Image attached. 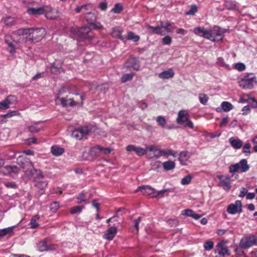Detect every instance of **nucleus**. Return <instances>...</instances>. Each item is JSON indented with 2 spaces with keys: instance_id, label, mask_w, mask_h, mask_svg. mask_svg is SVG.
Wrapping results in <instances>:
<instances>
[{
  "instance_id": "nucleus-1",
  "label": "nucleus",
  "mask_w": 257,
  "mask_h": 257,
  "mask_svg": "<svg viewBox=\"0 0 257 257\" xmlns=\"http://www.w3.org/2000/svg\"><path fill=\"white\" fill-rule=\"evenodd\" d=\"M193 32L197 36L202 37L213 42H216L222 40L226 30L217 26H214L209 29H206L203 27L199 26L195 28Z\"/></svg>"
},
{
  "instance_id": "nucleus-2",
  "label": "nucleus",
  "mask_w": 257,
  "mask_h": 257,
  "mask_svg": "<svg viewBox=\"0 0 257 257\" xmlns=\"http://www.w3.org/2000/svg\"><path fill=\"white\" fill-rule=\"evenodd\" d=\"M30 33L26 38V42L37 43L40 41L45 36L46 31L43 28H29Z\"/></svg>"
},
{
  "instance_id": "nucleus-3",
  "label": "nucleus",
  "mask_w": 257,
  "mask_h": 257,
  "mask_svg": "<svg viewBox=\"0 0 257 257\" xmlns=\"http://www.w3.org/2000/svg\"><path fill=\"white\" fill-rule=\"evenodd\" d=\"M76 36L82 40L91 41L94 37V35L91 32V28L89 27H82L77 28L75 30L72 31Z\"/></svg>"
},
{
  "instance_id": "nucleus-4",
  "label": "nucleus",
  "mask_w": 257,
  "mask_h": 257,
  "mask_svg": "<svg viewBox=\"0 0 257 257\" xmlns=\"http://www.w3.org/2000/svg\"><path fill=\"white\" fill-rule=\"evenodd\" d=\"M176 121L179 124H183L185 126L190 128H194L193 122L189 120V114L185 110H181L178 112Z\"/></svg>"
},
{
  "instance_id": "nucleus-5",
  "label": "nucleus",
  "mask_w": 257,
  "mask_h": 257,
  "mask_svg": "<svg viewBox=\"0 0 257 257\" xmlns=\"http://www.w3.org/2000/svg\"><path fill=\"white\" fill-rule=\"evenodd\" d=\"M257 244V236L249 235L243 236L239 243V246L241 249H247Z\"/></svg>"
},
{
  "instance_id": "nucleus-6",
  "label": "nucleus",
  "mask_w": 257,
  "mask_h": 257,
  "mask_svg": "<svg viewBox=\"0 0 257 257\" xmlns=\"http://www.w3.org/2000/svg\"><path fill=\"white\" fill-rule=\"evenodd\" d=\"M17 162L28 176L30 171L34 168L33 163L28 158L20 156L18 158Z\"/></svg>"
},
{
  "instance_id": "nucleus-7",
  "label": "nucleus",
  "mask_w": 257,
  "mask_h": 257,
  "mask_svg": "<svg viewBox=\"0 0 257 257\" xmlns=\"http://www.w3.org/2000/svg\"><path fill=\"white\" fill-rule=\"evenodd\" d=\"M256 83L257 81L255 76L249 78L248 76H244L238 81L239 86L243 89H251Z\"/></svg>"
},
{
  "instance_id": "nucleus-8",
  "label": "nucleus",
  "mask_w": 257,
  "mask_h": 257,
  "mask_svg": "<svg viewBox=\"0 0 257 257\" xmlns=\"http://www.w3.org/2000/svg\"><path fill=\"white\" fill-rule=\"evenodd\" d=\"M227 212L233 215L237 213H240L242 212V203L241 201L236 200L234 203L230 204L227 207Z\"/></svg>"
},
{
  "instance_id": "nucleus-9",
  "label": "nucleus",
  "mask_w": 257,
  "mask_h": 257,
  "mask_svg": "<svg viewBox=\"0 0 257 257\" xmlns=\"http://www.w3.org/2000/svg\"><path fill=\"white\" fill-rule=\"evenodd\" d=\"M124 67L126 69L131 68L138 71L140 67V62L139 59L136 57H131L124 63Z\"/></svg>"
},
{
  "instance_id": "nucleus-10",
  "label": "nucleus",
  "mask_w": 257,
  "mask_h": 257,
  "mask_svg": "<svg viewBox=\"0 0 257 257\" xmlns=\"http://www.w3.org/2000/svg\"><path fill=\"white\" fill-rule=\"evenodd\" d=\"M112 149L111 148H104L100 145H95L91 148L90 152L91 155L98 156V152L103 153L105 155L109 154L112 151Z\"/></svg>"
},
{
  "instance_id": "nucleus-11",
  "label": "nucleus",
  "mask_w": 257,
  "mask_h": 257,
  "mask_svg": "<svg viewBox=\"0 0 257 257\" xmlns=\"http://www.w3.org/2000/svg\"><path fill=\"white\" fill-rule=\"evenodd\" d=\"M216 252H217L219 255L223 256L225 255H230V251L228 250L227 246L224 244L223 241L217 243L216 246Z\"/></svg>"
},
{
  "instance_id": "nucleus-12",
  "label": "nucleus",
  "mask_w": 257,
  "mask_h": 257,
  "mask_svg": "<svg viewBox=\"0 0 257 257\" xmlns=\"http://www.w3.org/2000/svg\"><path fill=\"white\" fill-rule=\"evenodd\" d=\"M44 14L46 17L50 20L55 19L58 17V11L48 6H45Z\"/></svg>"
},
{
  "instance_id": "nucleus-13",
  "label": "nucleus",
  "mask_w": 257,
  "mask_h": 257,
  "mask_svg": "<svg viewBox=\"0 0 257 257\" xmlns=\"http://www.w3.org/2000/svg\"><path fill=\"white\" fill-rule=\"evenodd\" d=\"M155 189L148 185H143L139 187L136 192H141L144 195H151L155 193Z\"/></svg>"
},
{
  "instance_id": "nucleus-14",
  "label": "nucleus",
  "mask_w": 257,
  "mask_h": 257,
  "mask_svg": "<svg viewBox=\"0 0 257 257\" xmlns=\"http://www.w3.org/2000/svg\"><path fill=\"white\" fill-rule=\"evenodd\" d=\"M4 168L7 171V174L12 178L18 175L20 172L19 168L15 165H7L4 167Z\"/></svg>"
},
{
  "instance_id": "nucleus-15",
  "label": "nucleus",
  "mask_w": 257,
  "mask_h": 257,
  "mask_svg": "<svg viewBox=\"0 0 257 257\" xmlns=\"http://www.w3.org/2000/svg\"><path fill=\"white\" fill-rule=\"evenodd\" d=\"M145 27L147 28L148 32L150 35L158 34L162 35L163 33L162 24L157 27H153L149 24H146Z\"/></svg>"
},
{
  "instance_id": "nucleus-16",
  "label": "nucleus",
  "mask_w": 257,
  "mask_h": 257,
  "mask_svg": "<svg viewBox=\"0 0 257 257\" xmlns=\"http://www.w3.org/2000/svg\"><path fill=\"white\" fill-rule=\"evenodd\" d=\"M224 6L227 10L230 11H237L239 9L238 4L231 0H226L224 2Z\"/></svg>"
},
{
  "instance_id": "nucleus-17",
  "label": "nucleus",
  "mask_w": 257,
  "mask_h": 257,
  "mask_svg": "<svg viewBox=\"0 0 257 257\" xmlns=\"http://www.w3.org/2000/svg\"><path fill=\"white\" fill-rule=\"evenodd\" d=\"M117 228L115 226L110 227L105 232L104 237L108 240H112L116 234Z\"/></svg>"
},
{
  "instance_id": "nucleus-18",
  "label": "nucleus",
  "mask_w": 257,
  "mask_h": 257,
  "mask_svg": "<svg viewBox=\"0 0 257 257\" xmlns=\"http://www.w3.org/2000/svg\"><path fill=\"white\" fill-rule=\"evenodd\" d=\"M174 76V72L172 68H169L167 70L164 71L159 74V77L164 79L172 78Z\"/></svg>"
},
{
  "instance_id": "nucleus-19",
  "label": "nucleus",
  "mask_w": 257,
  "mask_h": 257,
  "mask_svg": "<svg viewBox=\"0 0 257 257\" xmlns=\"http://www.w3.org/2000/svg\"><path fill=\"white\" fill-rule=\"evenodd\" d=\"M122 30L119 27H115L113 28L112 35L113 37L116 38L125 42V38L122 36Z\"/></svg>"
},
{
  "instance_id": "nucleus-20",
  "label": "nucleus",
  "mask_w": 257,
  "mask_h": 257,
  "mask_svg": "<svg viewBox=\"0 0 257 257\" xmlns=\"http://www.w3.org/2000/svg\"><path fill=\"white\" fill-rule=\"evenodd\" d=\"M45 7L38 8H29L27 10L29 14L32 15H42L45 13Z\"/></svg>"
},
{
  "instance_id": "nucleus-21",
  "label": "nucleus",
  "mask_w": 257,
  "mask_h": 257,
  "mask_svg": "<svg viewBox=\"0 0 257 257\" xmlns=\"http://www.w3.org/2000/svg\"><path fill=\"white\" fill-rule=\"evenodd\" d=\"M229 142L231 146L235 149H239L242 146L243 143L239 139H235L231 137L229 139Z\"/></svg>"
},
{
  "instance_id": "nucleus-22",
  "label": "nucleus",
  "mask_w": 257,
  "mask_h": 257,
  "mask_svg": "<svg viewBox=\"0 0 257 257\" xmlns=\"http://www.w3.org/2000/svg\"><path fill=\"white\" fill-rule=\"evenodd\" d=\"M5 42L8 45L9 48V52L12 54L15 52L16 48L12 41V38L10 36H6L5 38Z\"/></svg>"
},
{
  "instance_id": "nucleus-23",
  "label": "nucleus",
  "mask_w": 257,
  "mask_h": 257,
  "mask_svg": "<svg viewBox=\"0 0 257 257\" xmlns=\"http://www.w3.org/2000/svg\"><path fill=\"white\" fill-rule=\"evenodd\" d=\"M239 168L240 172L241 173L247 172L249 169V166L247 164V161L246 159H241L238 163Z\"/></svg>"
},
{
  "instance_id": "nucleus-24",
  "label": "nucleus",
  "mask_w": 257,
  "mask_h": 257,
  "mask_svg": "<svg viewBox=\"0 0 257 257\" xmlns=\"http://www.w3.org/2000/svg\"><path fill=\"white\" fill-rule=\"evenodd\" d=\"M61 103L62 105L64 107L67 106L68 105L73 106L77 105L78 103L77 102L75 101L73 99H66L64 97L60 98V99Z\"/></svg>"
},
{
  "instance_id": "nucleus-25",
  "label": "nucleus",
  "mask_w": 257,
  "mask_h": 257,
  "mask_svg": "<svg viewBox=\"0 0 257 257\" xmlns=\"http://www.w3.org/2000/svg\"><path fill=\"white\" fill-rule=\"evenodd\" d=\"M29 177H35L37 179H41L44 178V175L42 174V172L40 170H37L34 168L29 173Z\"/></svg>"
},
{
  "instance_id": "nucleus-26",
  "label": "nucleus",
  "mask_w": 257,
  "mask_h": 257,
  "mask_svg": "<svg viewBox=\"0 0 257 257\" xmlns=\"http://www.w3.org/2000/svg\"><path fill=\"white\" fill-rule=\"evenodd\" d=\"M84 18L86 21L90 26L93 22H95L96 16L94 13L89 12L85 14Z\"/></svg>"
},
{
  "instance_id": "nucleus-27",
  "label": "nucleus",
  "mask_w": 257,
  "mask_h": 257,
  "mask_svg": "<svg viewBox=\"0 0 257 257\" xmlns=\"http://www.w3.org/2000/svg\"><path fill=\"white\" fill-rule=\"evenodd\" d=\"M218 178L220 180L219 186L222 187L224 190H229L231 188L230 182L223 180L222 176H218Z\"/></svg>"
},
{
  "instance_id": "nucleus-28",
  "label": "nucleus",
  "mask_w": 257,
  "mask_h": 257,
  "mask_svg": "<svg viewBox=\"0 0 257 257\" xmlns=\"http://www.w3.org/2000/svg\"><path fill=\"white\" fill-rule=\"evenodd\" d=\"M140 37L139 35H136L133 32L130 31L125 38V42L126 40H132L134 42H137L140 40Z\"/></svg>"
},
{
  "instance_id": "nucleus-29",
  "label": "nucleus",
  "mask_w": 257,
  "mask_h": 257,
  "mask_svg": "<svg viewBox=\"0 0 257 257\" xmlns=\"http://www.w3.org/2000/svg\"><path fill=\"white\" fill-rule=\"evenodd\" d=\"M52 154L55 156L61 155L64 152V149L57 146H52L51 148Z\"/></svg>"
},
{
  "instance_id": "nucleus-30",
  "label": "nucleus",
  "mask_w": 257,
  "mask_h": 257,
  "mask_svg": "<svg viewBox=\"0 0 257 257\" xmlns=\"http://www.w3.org/2000/svg\"><path fill=\"white\" fill-rule=\"evenodd\" d=\"M30 30H29V28H21L20 29H18L16 31H15L13 32V34L14 35L20 36H23V35H29V33H30Z\"/></svg>"
},
{
  "instance_id": "nucleus-31",
  "label": "nucleus",
  "mask_w": 257,
  "mask_h": 257,
  "mask_svg": "<svg viewBox=\"0 0 257 257\" xmlns=\"http://www.w3.org/2000/svg\"><path fill=\"white\" fill-rule=\"evenodd\" d=\"M47 181H39L37 182L35 186L40 189L39 193L40 194H43L44 193V188H45L48 185Z\"/></svg>"
},
{
  "instance_id": "nucleus-32",
  "label": "nucleus",
  "mask_w": 257,
  "mask_h": 257,
  "mask_svg": "<svg viewBox=\"0 0 257 257\" xmlns=\"http://www.w3.org/2000/svg\"><path fill=\"white\" fill-rule=\"evenodd\" d=\"M188 152L183 151L179 154L178 159L182 165H185L186 161L188 159Z\"/></svg>"
},
{
  "instance_id": "nucleus-33",
  "label": "nucleus",
  "mask_w": 257,
  "mask_h": 257,
  "mask_svg": "<svg viewBox=\"0 0 257 257\" xmlns=\"http://www.w3.org/2000/svg\"><path fill=\"white\" fill-rule=\"evenodd\" d=\"M163 167L165 170L169 171L175 168V164L173 161H168L163 163Z\"/></svg>"
},
{
  "instance_id": "nucleus-34",
  "label": "nucleus",
  "mask_w": 257,
  "mask_h": 257,
  "mask_svg": "<svg viewBox=\"0 0 257 257\" xmlns=\"http://www.w3.org/2000/svg\"><path fill=\"white\" fill-rule=\"evenodd\" d=\"M14 227H9L4 229H0V238L3 237L7 234H11L13 233Z\"/></svg>"
},
{
  "instance_id": "nucleus-35",
  "label": "nucleus",
  "mask_w": 257,
  "mask_h": 257,
  "mask_svg": "<svg viewBox=\"0 0 257 257\" xmlns=\"http://www.w3.org/2000/svg\"><path fill=\"white\" fill-rule=\"evenodd\" d=\"M37 247L39 250L42 252L47 251L49 249V248L47 244V242L45 241H40L37 244Z\"/></svg>"
},
{
  "instance_id": "nucleus-36",
  "label": "nucleus",
  "mask_w": 257,
  "mask_h": 257,
  "mask_svg": "<svg viewBox=\"0 0 257 257\" xmlns=\"http://www.w3.org/2000/svg\"><path fill=\"white\" fill-rule=\"evenodd\" d=\"M135 75V73L132 72L130 73L125 74L121 77V81L122 83H125L128 81L132 80L133 77Z\"/></svg>"
},
{
  "instance_id": "nucleus-37",
  "label": "nucleus",
  "mask_w": 257,
  "mask_h": 257,
  "mask_svg": "<svg viewBox=\"0 0 257 257\" xmlns=\"http://www.w3.org/2000/svg\"><path fill=\"white\" fill-rule=\"evenodd\" d=\"M40 218L39 215L37 214L33 216L30 222V227L32 228H36L39 226V224L37 223V220Z\"/></svg>"
},
{
  "instance_id": "nucleus-38",
  "label": "nucleus",
  "mask_w": 257,
  "mask_h": 257,
  "mask_svg": "<svg viewBox=\"0 0 257 257\" xmlns=\"http://www.w3.org/2000/svg\"><path fill=\"white\" fill-rule=\"evenodd\" d=\"M222 109L225 112L229 111L233 108L232 104L228 101H223L221 103Z\"/></svg>"
},
{
  "instance_id": "nucleus-39",
  "label": "nucleus",
  "mask_w": 257,
  "mask_h": 257,
  "mask_svg": "<svg viewBox=\"0 0 257 257\" xmlns=\"http://www.w3.org/2000/svg\"><path fill=\"white\" fill-rule=\"evenodd\" d=\"M5 24L7 26L14 25L16 23L15 19L11 17H8L5 19H3Z\"/></svg>"
},
{
  "instance_id": "nucleus-40",
  "label": "nucleus",
  "mask_w": 257,
  "mask_h": 257,
  "mask_svg": "<svg viewBox=\"0 0 257 257\" xmlns=\"http://www.w3.org/2000/svg\"><path fill=\"white\" fill-rule=\"evenodd\" d=\"M78 129L83 137L87 136L91 131V129L88 126H82Z\"/></svg>"
},
{
  "instance_id": "nucleus-41",
  "label": "nucleus",
  "mask_w": 257,
  "mask_h": 257,
  "mask_svg": "<svg viewBox=\"0 0 257 257\" xmlns=\"http://www.w3.org/2000/svg\"><path fill=\"white\" fill-rule=\"evenodd\" d=\"M162 27L164 28L167 33H172L174 30V28H172L171 23L167 22L165 25L164 23L161 22Z\"/></svg>"
},
{
  "instance_id": "nucleus-42",
  "label": "nucleus",
  "mask_w": 257,
  "mask_h": 257,
  "mask_svg": "<svg viewBox=\"0 0 257 257\" xmlns=\"http://www.w3.org/2000/svg\"><path fill=\"white\" fill-rule=\"evenodd\" d=\"M28 131L31 133H37L39 132L41 128L38 126L37 124L29 125L27 127Z\"/></svg>"
},
{
  "instance_id": "nucleus-43",
  "label": "nucleus",
  "mask_w": 257,
  "mask_h": 257,
  "mask_svg": "<svg viewBox=\"0 0 257 257\" xmlns=\"http://www.w3.org/2000/svg\"><path fill=\"white\" fill-rule=\"evenodd\" d=\"M123 10V7L120 3L116 4L113 8L111 10V12L115 14H119Z\"/></svg>"
},
{
  "instance_id": "nucleus-44",
  "label": "nucleus",
  "mask_w": 257,
  "mask_h": 257,
  "mask_svg": "<svg viewBox=\"0 0 257 257\" xmlns=\"http://www.w3.org/2000/svg\"><path fill=\"white\" fill-rule=\"evenodd\" d=\"M159 151V155L158 156H166L168 157L169 156L173 155V151L171 150H158Z\"/></svg>"
},
{
  "instance_id": "nucleus-45",
  "label": "nucleus",
  "mask_w": 257,
  "mask_h": 257,
  "mask_svg": "<svg viewBox=\"0 0 257 257\" xmlns=\"http://www.w3.org/2000/svg\"><path fill=\"white\" fill-rule=\"evenodd\" d=\"M10 101L8 98L5 99L4 100L0 102V109H6L9 107Z\"/></svg>"
},
{
  "instance_id": "nucleus-46",
  "label": "nucleus",
  "mask_w": 257,
  "mask_h": 257,
  "mask_svg": "<svg viewBox=\"0 0 257 257\" xmlns=\"http://www.w3.org/2000/svg\"><path fill=\"white\" fill-rule=\"evenodd\" d=\"M156 121L158 125L164 127L166 123V120L165 117L163 116H158L156 118Z\"/></svg>"
},
{
  "instance_id": "nucleus-47",
  "label": "nucleus",
  "mask_w": 257,
  "mask_h": 257,
  "mask_svg": "<svg viewBox=\"0 0 257 257\" xmlns=\"http://www.w3.org/2000/svg\"><path fill=\"white\" fill-rule=\"evenodd\" d=\"M72 136L79 140H81L83 138L78 128L76 129L72 132Z\"/></svg>"
},
{
  "instance_id": "nucleus-48",
  "label": "nucleus",
  "mask_w": 257,
  "mask_h": 257,
  "mask_svg": "<svg viewBox=\"0 0 257 257\" xmlns=\"http://www.w3.org/2000/svg\"><path fill=\"white\" fill-rule=\"evenodd\" d=\"M199 99L201 103L205 104L208 101V97L205 94L200 93L199 95Z\"/></svg>"
},
{
  "instance_id": "nucleus-49",
  "label": "nucleus",
  "mask_w": 257,
  "mask_h": 257,
  "mask_svg": "<svg viewBox=\"0 0 257 257\" xmlns=\"http://www.w3.org/2000/svg\"><path fill=\"white\" fill-rule=\"evenodd\" d=\"M198 11L197 7L196 5H192L190 10L186 12L187 15H194Z\"/></svg>"
},
{
  "instance_id": "nucleus-50",
  "label": "nucleus",
  "mask_w": 257,
  "mask_h": 257,
  "mask_svg": "<svg viewBox=\"0 0 257 257\" xmlns=\"http://www.w3.org/2000/svg\"><path fill=\"white\" fill-rule=\"evenodd\" d=\"M250 148V144L249 143H246L244 145L242 149V153L246 154V156L250 155L251 152L249 150Z\"/></svg>"
},
{
  "instance_id": "nucleus-51",
  "label": "nucleus",
  "mask_w": 257,
  "mask_h": 257,
  "mask_svg": "<svg viewBox=\"0 0 257 257\" xmlns=\"http://www.w3.org/2000/svg\"><path fill=\"white\" fill-rule=\"evenodd\" d=\"M239 170V164L237 163L231 165L229 167V172L231 173H235Z\"/></svg>"
},
{
  "instance_id": "nucleus-52",
  "label": "nucleus",
  "mask_w": 257,
  "mask_h": 257,
  "mask_svg": "<svg viewBox=\"0 0 257 257\" xmlns=\"http://www.w3.org/2000/svg\"><path fill=\"white\" fill-rule=\"evenodd\" d=\"M83 207V206H74L71 209L70 212L72 214L79 213L82 211Z\"/></svg>"
},
{
  "instance_id": "nucleus-53",
  "label": "nucleus",
  "mask_w": 257,
  "mask_h": 257,
  "mask_svg": "<svg viewBox=\"0 0 257 257\" xmlns=\"http://www.w3.org/2000/svg\"><path fill=\"white\" fill-rule=\"evenodd\" d=\"M5 186L8 188H17L18 185L14 182L6 181L4 182Z\"/></svg>"
},
{
  "instance_id": "nucleus-54",
  "label": "nucleus",
  "mask_w": 257,
  "mask_h": 257,
  "mask_svg": "<svg viewBox=\"0 0 257 257\" xmlns=\"http://www.w3.org/2000/svg\"><path fill=\"white\" fill-rule=\"evenodd\" d=\"M191 179L192 177L191 176V175H187L182 179L181 183L183 185H188L191 182Z\"/></svg>"
},
{
  "instance_id": "nucleus-55",
  "label": "nucleus",
  "mask_w": 257,
  "mask_h": 257,
  "mask_svg": "<svg viewBox=\"0 0 257 257\" xmlns=\"http://www.w3.org/2000/svg\"><path fill=\"white\" fill-rule=\"evenodd\" d=\"M91 30H100L103 28V26L99 22L95 23L93 22L90 26Z\"/></svg>"
},
{
  "instance_id": "nucleus-56",
  "label": "nucleus",
  "mask_w": 257,
  "mask_h": 257,
  "mask_svg": "<svg viewBox=\"0 0 257 257\" xmlns=\"http://www.w3.org/2000/svg\"><path fill=\"white\" fill-rule=\"evenodd\" d=\"M162 43L164 45H170L172 40L170 36L167 35L162 38Z\"/></svg>"
},
{
  "instance_id": "nucleus-57",
  "label": "nucleus",
  "mask_w": 257,
  "mask_h": 257,
  "mask_svg": "<svg viewBox=\"0 0 257 257\" xmlns=\"http://www.w3.org/2000/svg\"><path fill=\"white\" fill-rule=\"evenodd\" d=\"M234 68L237 70L242 71L245 70V66L243 63L239 62L235 64Z\"/></svg>"
},
{
  "instance_id": "nucleus-58",
  "label": "nucleus",
  "mask_w": 257,
  "mask_h": 257,
  "mask_svg": "<svg viewBox=\"0 0 257 257\" xmlns=\"http://www.w3.org/2000/svg\"><path fill=\"white\" fill-rule=\"evenodd\" d=\"M214 243L212 241H208L204 243V247L206 250H210L213 247Z\"/></svg>"
},
{
  "instance_id": "nucleus-59",
  "label": "nucleus",
  "mask_w": 257,
  "mask_h": 257,
  "mask_svg": "<svg viewBox=\"0 0 257 257\" xmlns=\"http://www.w3.org/2000/svg\"><path fill=\"white\" fill-rule=\"evenodd\" d=\"M135 152L138 156H141L146 153V150L143 148L137 147Z\"/></svg>"
},
{
  "instance_id": "nucleus-60",
  "label": "nucleus",
  "mask_w": 257,
  "mask_h": 257,
  "mask_svg": "<svg viewBox=\"0 0 257 257\" xmlns=\"http://www.w3.org/2000/svg\"><path fill=\"white\" fill-rule=\"evenodd\" d=\"M61 66H55V64H53L50 68V71L52 73L58 74L60 72Z\"/></svg>"
},
{
  "instance_id": "nucleus-61",
  "label": "nucleus",
  "mask_w": 257,
  "mask_h": 257,
  "mask_svg": "<svg viewBox=\"0 0 257 257\" xmlns=\"http://www.w3.org/2000/svg\"><path fill=\"white\" fill-rule=\"evenodd\" d=\"M77 199L79 200L78 203H81L82 202H86V200L85 199V195L83 192L80 193L77 197Z\"/></svg>"
},
{
  "instance_id": "nucleus-62",
  "label": "nucleus",
  "mask_w": 257,
  "mask_h": 257,
  "mask_svg": "<svg viewBox=\"0 0 257 257\" xmlns=\"http://www.w3.org/2000/svg\"><path fill=\"white\" fill-rule=\"evenodd\" d=\"M59 206V203L58 202H54L50 205V209L51 210L55 211L58 208Z\"/></svg>"
},
{
  "instance_id": "nucleus-63",
  "label": "nucleus",
  "mask_w": 257,
  "mask_h": 257,
  "mask_svg": "<svg viewBox=\"0 0 257 257\" xmlns=\"http://www.w3.org/2000/svg\"><path fill=\"white\" fill-rule=\"evenodd\" d=\"M250 109V105H247L244 106L242 109V111L243 112L242 114L244 115L247 114L249 112Z\"/></svg>"
},
{
  "instance_id": "nucleus-64",
  "label": "nucleus",
  "mask_w": 257,
  "mask_h": 257,
  "mask_svg": "<svg viewBox=\"0 0 257 257\" xmlns=\"http://www.w3.org/2000/svg\"><path fill=\"white\" fill-rule=\"evenodd\" d=\"M99 8L102 11H105L107 8V3L105 2L100 3L99 4Z\"/></svg>"
}]
</instances>
